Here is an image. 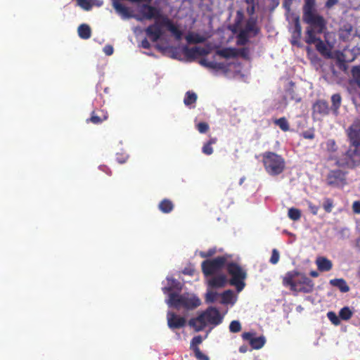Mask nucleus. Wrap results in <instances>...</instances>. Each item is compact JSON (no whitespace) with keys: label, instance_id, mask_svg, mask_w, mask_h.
<instances>
[{"label":"nucleus","instance_id":"24","mask_svg":"<svg viewBox=\"0 0 360 360\" xmlns=\"http://www.w3.org/2000/svg\"><path fill=\"white\" fill-rule=\"evenodd\" d=\"M329 283L332 286L338 288L342 292H347L349 290V285L343 278L331 279Z\"/></svg>","mask_w":360,"mask_h":360},{"label":"nucleus","instance_id":"3","mask_svg":"<svg viewBox=\"0 0 360 360\" xmlns=\"http://www.w3.org/2000/svg\"><path fill=\"white\" fill-rule=\"evenodd\" d=\"M303 21L309 25L306 31L305 42L308 44H315L317 37L316 34H321L326 29V21L316 11L303 14Z\"/></svg>","mask_w":360,"mask_h":360},{"label":"nucleus","instance_id":"33","mask_svg":"<svg viewBox=\"0 0 360 360\" xmlns=\"http://www.w3.org/2000/svg\"><path fill=\"white\" fill-rule=\"evenodd\" d=\"M265 342L266 340L264 337H257L251 340L250 346L255 349H259L264 345Z\"/></svg>","mask_w":360,"mask_h":360},{"label":"nucleus","instance_id":"39","mask_svg":"<svg viewBox=\"0 0 360 360\" xmlns=\"http://www.w3.org/2000/svg\"><path fill=\"white\" fill-rule=\"evenodd\" d=\"M288 216L290 219L297 221L301 217V212L297 208L291 207L288 210Z\"/></svg>","mask_w":360,"mask_h":360},{"label":"nucleus","instance_id":"64","mask_svg":"<svg viewBox=\"0 0 360 360\" xmlns=\"http://www.w3.org/2000/svg\"><path fill=\"white\" fill-rule=\"evenodd\" d=\"M100 169L104 172H105L108 175H111L112 174V171L110 170V169L105 166V165H101L99 167Z\"/></svg>","mask_w":360,"mask_h":360},{"label":"nucleus","instance_id":"6","mask_svg":"<svg viewBox=\"0 0 360 360\" xmlns=\"http://www.w3.org/2000/svg\"><path fill=\"white\" fill-rule=\"evenodd\" d=\"M262 157L264 169L269 174L276 176L283 172L285 162L283 157L270 151L264 153Z\"/></svg>","mask_w":360,"mask_h":360},{"label":"nucleus","instance_id":"12","mask_svg":"<svg viewBox=\"0 0 360 360\" xmlns=\"http://www.w3.org/2000/svg\"><path fill=\"white\" fill-rule=\"evenodd\" d=\"M161 25L162 23L159 24L158 22H155L146 28V34L153 42L158 41L163 34Z\"/></svg>","mask_w":360,"mask_h":360},{"label":"nucleus","instance_id":"61","mask_svg":"<svg viewBox=\"0 0 360 360\" xmlns=\"http://www.w3.org/2000/svg\"><path fill=\"white\" fill-rule=\"evenodd\" d=\"M352 208H353V211L355 213L359 214L360 213V202L359 201H355L353 203Z\"/></svg>","mask_w":360,"mask_h":360},{"label":"nucleus","instance_id":"20","mask_svg":"<svg viewBox=\"0 0 360 360\" xmlns=\"http://www.w3.org/2000/svg\"><path fill=\"white\" fill-rule=\"evenodd\" d=\"M316 264L320 271H329L333 268L332 262L324 257H318L316 260Z\"/></svg>","mask_w":360,"mask_h":360},{"label":"nucleus","instance_id":"15","mask_svg":"<svg viewBox=\"0 0 360 360\" xmlns=\"http://www.w3.org/2000/svg\"><path fill=\"white\" fill-rule=\"evenodd\" d=\"M183 52L185 56L191 60H193L200 56H205L207 53V51L204 48L195 46L192 48H188V46H184L183 49Z\"/></svg>","mask_w":360,"mask_h":360},{"label":"nucleus","instance_id":"36","mask_svg":"<svg viewBox=\"0 0 360 360\" xmlns=\"http://www.w3.org/2000/svg\"><path fill=\"white\" fill-rule=\"evenodd\" d=\"M316 0H304L303 14L316 11L315 9Z\"/></svg>","mask_w":360,"mask_h":360},{"label":"nucleus","instance_id":"26","mask_svg":"<svg viewBox=\"0 0 360 360\" xmlns=\"http://www.w3.org/2000/svg\"><path fill=\"white\" fill-rule=\"evenodd\" d=\"M216 53L224 58H233L238 56L236 50L232 48H224L222 49L217 50Z\"/></svg>","mask_w":360,"mask_h":360},{"label":"nucleus","instance_id":"43","mask_svg":"<svg viewBox=\"0 0 360 360\" xmlns=\"http://www.w3.org/2000/svg\"><path fill=\"white\" fill-rule=\"evenodd\" d=\"M242 327L239 321H232L229 324V330L231 333H238L241 330Z\"/></svg>","mask_w":360,"mask_h":360},{"label":"nucleus","instance_id":"51","mask_svg":"<svg viewBox=\"0 0 360 360\" xmlns=\"http://www.w3.org/2000/svg\"><path fill=\"white\" fill-rule=\"evenodd\" d=\"M302 34V27L299 22V20H297L295 23V30L293 32V37L297 38H300Z\"/></svg>","mask_w":360,"mask_h":360},{"label":"nucleus","instance_id":"45","mask_svg":"<svg viewBox=\"0 0 360 360\" xmlns=\"http://www.w3.org/2000/svg\"><path fill=\"white\" fill-rule=\"evenodd\" d=\"M327 317L335 326H338L340 323V317L334 311H328Z\"/></svg>","mask_w":360,"mask_h":360},{"label":"nucleus","instance_id":"22","mask_svg":"<svg viewBox=\"0 0 360 360\" xmlns=\"http://www.w3.org/2000/svg\"><path fill=\"white\" fill-rule=\"evenodd\" d=\"M168 286L162 288V291L165 294H169L173 292L174 290H181L182 288L181 283L175 278H167Z\"/></svg>","mask_w":360,"mask_h":360},{"label":"nucleus","instance_id":"2","mask_svg":"<svg viewBox=\"0 0 360 360\" xmlns=\"http://www.w3.org/2000/svg\"><path fill=\"white\" fill-rule=\"evenodd\" d=\"M283 285L289 288L294 295L299 292L310 293L314 288V283L311 278L295 270L288 271L285 274Z\"/></svg>","mask_w":360,"mask_h":360},{"label":"nucleus","instance_id":"23","mask_svg":"<svg viewBox=\"0 0 360 360\" xmlns=\"http://www.w3.org/2000/svg\"><path fill=\"white\" fill-rule=\"evenodd\" d=\"M332 105L330 108L331 112L335 116H338L339 114V109L342 104V97L340 94H335L331 96Z\"/></svg>","mask_w":360,"mask_h":360},{"label":"nucleus","instance_id":"50","mask_svg":"<svg viewBox=\"0 0 360 360\" xmlns=\"http://www.w3.org/2000/svg\"><path fill=\"white\" fill-rule=\"evenodd\" d=\"M279 259L280 255L278 251L276 249H273L269 262L272 264H276L278 262Z\"/></svg>","mask_w":360,"mask_h":360},{"label":"nucleus","instance_id":"57","mask_svg":"<svg viewBox=\"0 0 360 360\" xmlns=\"http://www.w3.org/2000/svg\"><path fill=\"white\" fill-rule=\"evenodd\" d=\"M127 155H124L122 154L117 153L116 155V160L120 164L125 163L127 162Z\"/></svg>","mask_w":360,"mask_h":360},{"label":"nucleus","instance_id":"56","mask_svg":"<svg viewBox=\"0 0 360 360\" xmlns=\"http://www.w3.org/2000/svg\"><path fill=\"white\" fill-rule=\"evenodd\" d=\"M202 340L200 335L194 337L191 340V347L193 350V347H198V345L202 342Z\"/></svg>","mask_w":360,"mask_h":360},{"label":"nucleus","instance_id":"29","mask_svg":"<svg viewBox=\"0 0 360 360\" xmlns=\"http://www.w3.org/2000/svg\"><path fill=\"white\" fill-rule=\"evenodd\" d=\"M289 84L290 87L285 91V96L292 101H295L296 103L300 102L301 97L297 94H296L293 88L295 84L294 82H290Z\"/></svg>","mask_w":360,"mask_h":360},{"label":"nucleus","instance_id":"53","mask_svg":"<svg viewBox=\"0 0 360 360\" xmlns=\"http://www.w3.org/2000/svg\"><path fill=\"white\" fill-rule=\"evenodd\" d=\"M202 152L207 155H210L213 153V148L212 146L205 143L202 148Z\"/></svg>","mask_w":360,"mask_h":360},{"label":"nucleus","instance_id":"4","mask_svg":"<svg viewBox=\"0 0 360 360\" xmlns=\"http://www.w3.org/2000/svg\"><path fill=\"white\" fill-rule=\"evenodd\" d=\"M222 319L223 317L216 307H209L197 317L191 319L188 325L193 327L195 331L199 332L204 330L207 324L214 326L219 325L222 322Z\"/></svg>","mask_w":360,"mask_h":360},{"label":"nucleus","instance_id":"32","mask_svg":"<svg viewBox=\"0 0 360 360\" xmlns=\"http://www.w3.org/2000/svg\"><path fill=\"white\" fill-rule=\"evenodd\" d=\"M274 123L278 126L283 131L285 132L290 130L289 122L285 117L274 120Z\"/></svg>","mask_w":360,"mask_h":360},{"label":"nucleus","instance_id":"21","mask_svg":"<svg viewBox=\"0 0 360 360\" xmlns=\"http://www.w3.org/2000/svg\"><path fill=\"white\" fill-rule=\"evenodd\" d=\"M243 30L248 34L252 32L254 36L257 35L260 32V29L257 26V19L251 16L247 20Z\"/></svg>","mask_w":360,"mask_h":360},{"label":"nucleus","instance_id":"19","mask_svg":"<svg viewBox=\"0 0 360 360\" xmlns=\"http://www.w3.org/2000/svg\"><path fill=\"white\" fill-rule=\"evenodd\" d=\"M221 301L222 304H234L237 300V297L234 295L232 290H226L220 294Z\"/></svg>","mask_w":360,"mask_h":360},{"label":"nucleus","instance_id":"14","mask_svg":"<svg viewBox=\"0 0 360 360\" xmlns=\"http://www.w3.org/2000/svg\"><path fill=\"white\" fill-rule=\"evenodd\" d=\"M108 118V114L107 111L102 109H97L93 110L91 117L86 119V122H91L94 124H100L103 122L107 120Z\"/></svg>","mask_w":360,"mask_h":360},{"label":"nucleus","instance_id":"60","mask_svg":"<svg viewBox=\"0 0 360 360\" xmlns=\"http://www.w3.org/2000/svg\"><path fill=\"white\" fill-rule=\"evenodd\" d=\"M113 47L111 45H106L103 48V51L107 56H111L113 53Z\"/></svg>","mask_w":360,"mask_h":360},{"label":"nucleus","instance_id":"16","mask_svg":"<svg viewBox=\"0 0 360 360\" xmlns=\"http://www.w3.org/2000/svg\"><path fill=\"white\" fill-rule=\"evenodd\" d=\"M227 283L226 276L222 274L211 278L208 281V285L212 288H220L224 287Z\"/></svg>","mask_w":360,"mask_h":360},{"label":"nucleus","instance_id":"59","mask_svg":"<svg viewBox=\"0 0 360 360\" xmlns=\"http://www.w3.org/2000/svg\"><path fill=\"white\" fill-rule=\"evenodd\" d=\"M243 19V13L240 11H238L236 13V25H239Z\"/></svg>","mask_w":360,"mask_h":360},{"label":"nucleus","instance_id":"13","mask_svg":"<svg viewBox=\"0 0 360 360\" xmlns=\"http://www.w3.org/2000/svg\"><path fill=\"white\" fill-rule=\"evenodd\" d=\"M141 13L143 14V18L147 20H158L162 17L160 11L156 7L149 5L148 3L142 5Z\"/></svg>","mask_w":360,"mask_h":360},{"label":"nucleus","instance_id":"63","mask_svg":"<svg viewBox=\"0 0 360 360\" xmlns=\"http://www.w3.org/2000/svg\"><path fill=\"white\" fill-rule=\"evenodd\" d=\"M141 46L142 48L148 49L150 48V44L147 39H144L141 41Z\"/></svg>","mask_w":360,"mask_h":360},{"label":"nucleus","instance_id":"10","mask_svg":"<svg viewBox=\"0 0 360 360\" xmlns=\"http://www.w3.org/2000/svg\"><path fill=\"white\" fill-rule=\"evenodd\" d=\"M331 111L327 101L319 99L312 105V115L314 117H321L327 116Z\"/></svg>","mask_w":360,"mask_h":360},{"label":"nucleus","instance_id":"27","mask_svg":"<svg viewBox=\"0 0 360 360\" xmlns=\"http://www.w3.org/2000/svg\"><path fill=\"white\" fill-rule=\"evenodd\" d=\"M360 55V46H356L351 50L345 51L343 56L345 58V60L347 62L353 61L356 56Z\"/></svg>","mask_w":360,"mask_h":360},{"label":"nucleus","instance_id":"44","mask_svg":"<svg viewBox=\"0 0 360 360\" xmlns=\"http://www.w3.org/2000/svg\"><path fill=\"white\" fill-rule=\"evenodd\" d=\"M326 149L330 153H335L338 150V146L334 139H328L326 143Z\"/></svg>","mask_w":360,"mask_h":360},{"label":"nucleus","instance_id":"55","mask_svg":"<svg viewBox=\"0 0 360 360\" xmlns=\"http://www.w3.org/2000/svg\"><path fill=\"white\" fill-rule=\"evenodd\" d=\"M215 253H216L215 248H212V249L208 250L207 252H201L200 253V255L202 258H207V257H212Z\"/></svg>","mask_w":360,"mask_h":360},{"label":"nucleus","instance_id":"42","mask_svg":"<svg viewBox=\"0 0 360 360\" xmlns=\"http://www.w3.org/2000/svg\"><path fill=\"white\" fill-rule=\"evenodd\" d=\"M186 40L188 43H202L205 39L199 34H189L186 37Z\"/></svg>","mask_w":360,"mask_h":360},{"label":"nucleus","instance_id":"11","mask_svg":"<svg viewBox=\"0 0 360 360\" xmlns=\"http://www.w3.org/2000/svg\"><path fill=\"white\" fill-rule=\"evenodd\" d=\"M167 320L168 327L172 330L181 328L186 323V320L184 317L180 316L172 311L167 312Z\"/></svg>","mask_w":360,"mask_h":360},{"label":"nucleus","instance_id":"47","mask_svg":"<svg viewBox=\"0 0 360 360\" xmlns=\"http://www.w3.org/2000/svg\"><path fill=\"white\" fill-rule=\"evenodd\" d=\"M352 75L357 84L360 86V67H353L352 69Z\"/></svg>","mask_w":360,"mask_h":360},{"label":"nucleus","instance_id":"34","mask_svg":"<svg viewBox=\"0 0 360 360\" xmlns=\"http://www.w3.org/2000/svg\"><path fill=\"white\" fill-rule=\"evenodd\" d=\"M197 101V95L195 93L192 91H187L186 93L184 103L186 106L191 105V104H193Z\"/></svg>","mask_w":360,"mask_h":360},{"label":"nucleus","instance_id":"37","mask_svg":"<svg viewBox=\"0 0 360 360\" xmlns=\"http://www.w3.org/2000/svg\"><path fill=\"white\" fill-rule=\"evenodd\" d=\"M248 42V33L243 30H240L237 36V44L240 46L245 45Z\"/></svg>","mask_w":360,"mask_h":360},{"label":"nucleus","instance_id":"30","mask_svg":"<svg viewBox=\"0 0 360 360\" xmlns=\"http://www.w3.org/2000/svg\"><path fill=\"white\" fill-rule=\"evenodd\" d=\"M78 34L83 39H88L91 37V31L90 27L86 24H82L78 27Z\"/></svg>","mask_w":360,"mask_h":360},{"label":"nucleus","instance_id":"40","mask_svg":"<svg viewBox=\"0 0 360 360\" xmlns=\"http://www.w3.org/2000/svg\"><path fill=\"white\" fill-rule=\"evenodd\" d=\"M219 296H220V294L217 292L208 290L206 293L205 302L207 303H214L217 301Z\"/></svg>","mask_w":360,"mask_h":360},{"label":"nucleus","instance_id":"8","mask_svg":"<svg viewBox=\"0 0 360 360\" xmlns=\"http://www.w3.org/2000/svg\"><path fill=\"white\" fill-rule=\"evenodd\" d=\"M230 257V255H224L212 259L203 261L201 264V268L205 276H212L221 270L226 265L227 261Z\"/></svg>","mask_w":360,"mask_h":360},{"label":"nucleus","instance_id":"49","mask_svg":"<svg viewBox=\"0 0 360 360\" xmlns=\"http://www.w3.org/2000/svg\"><path fill=\"white\" fill-rule=\"evenodd\" d=\"M301 135L305 139L312 140L315 138V130L313 128L309 129L304 131Z\"/></svg>","mask_w":360,"mask_h":360},{"label":"nucleus","instance_id":"41","mask_svg":"<svg viewBox=\"0 0 360 360\" xmlns=\"http://www.w3.org/2000/svg\"><path fill=\"white\" fill-rule=\"evenodd\" d=\"M323 208L327 213H330L334 207L333 200L329 198H324Z\"/></svg>","mask_w":360,"mask_h":360},{"label":"nucleus","instance_id":"18","mask_svg":"<svg viewBox=\"0 0 360 360\" xmlns=\"http://www.w3.org/2000/svg\"><path fill=\"white\" fill-rule=\"evenodd\" d=\"M162 25L165 26L169 31L174 36L176 39L180 40L182 37L183 32L167 18H163Z\"/></svg>","mask_w":360,"mask_h":360},{"label":"nucleus","instance_id":"62","mask_svg":"<svg viewBox=\"0 0 360 360\" xmlns=\"http://www.w3.org/2000/svg\"><path fill=\"white\" fill-rule=\"evenodd\" d=\"M338 0H327V1L326 2L325 6L327 8H330L333 6L336 5L338 4Z\"/></svg>","mask_w":360,"mask_h":360},{"label":"nucleus","instance_id":"48","mask_svg":"<svg viewBox=\"0 0 360 360\" xmlns=\"http://www.w3.org/2000/svg\"><path fill=\"white\" fill-rule=\"evenodd\" d=\"M196 129L200 134H205L208 131L210 127L207 122H202L196 124Z\"/></svg>","mask_w":360,"mask_h":360},{"label":"nucleus","instance_id":"9","mask_svg":"<svg viewBox=\"0 0 360 360\" xmlns=\"http://www.w3.org/2000/svg\"><path fill=\"white\" fill-rule=\"evenodd\" d=\"M327 185L331 187L343 186L347 184L346 172L340 169H331L326 176Z\"/></svg>","mask_w":360,"mask_h":360},{"label":"nucleus","instance_id":"46","mask_svg":"<svg viewBox=\"0 0 360 360\" xmlns=\"http://www.w3.org/2000/svg\"><path fill=\"white\" fill-rule=\"evenodd\" d=\"M193 352L195 353V356L198 360H210L208 356L204 354L200 349L198 347H193Z\"/></svg>","mask_w":360,"mask_h":360},{"label":"nucleus","instance_id":"5","mask_svg":"<svg viewBox=\"0 0 360 360\" xmlns=\"http://www.w3.org/2000/svg\"><path fill=\"white\" fill-rule=\"evenodd\" d=\"M169 307L176 309H184L187 311L193 310L201 304L199 297L191 293L185 292L179 294L176 292H171L167 301Z\"/></svg>","mask_w":360,"mask_h":360},{"label":"nucleus","instance_id":"52","mask_svg":"<svg viewBox=\"0 0 360 360\" xmlns=\"http://www.w3.org/2000/svg\"><path fill=\"white\" fill-rule=\"evenodd\" d=\"M309 210L313 215L318 214L319 207L312 203L311 201H307Z\"/></svg>","mask_w":360,"mask_h":360},{"label":"nucleus","instance_id":"28","mask_svg":"<svg viewBox=\"0 0 360 360\" xmlns=\"http://www.w3.org/2000/svg\"><path fill=\"white\" fill-rule=\"evenodd\" d=\"M316 50L324 56L329 57L330 56V51L326 44L320 39L317 38L316 40Z\"/></svg>","mask_w":360,"mask_h":360},{"label":"nucleus","instance_id":"54","mask_svg":"<svg viewBox=\"0 0 360 360\" xmlns=\"http://www.w3.org/2000/svg\"><path fill=\"white\" fill-rule=\"evenodd\" d=\"M79 5L86 11H89L91 8V4L88 0H77Z\"/></svg>","mask_w":360,"mask_h":360},{"label":"nucleus","instance_id":"31","mask_svg":"<svg viewBox=\"0 0 360 360\" xmlns=\"http://www.w3.org/2000/svg\"><path fill=\"white\" fill-rule=\"evenodd\" d=\"M113 7L117 13L122 15L123 16L127 18L130 17L129 8L118 1H114Z\"/></svg>","mask_w":360,"mask_h":360},{"label":"nucleus","instance_id":"17","mask_svg":"<svg viewBox=\"0 0 360 360\" xmlns=\"http://www.w3.org/2000/svg\"><path fill=\"white\" fill-rule=\"evenodd\" d=\"M200 63L209 69L222 70L224 72H226L228 70V65L224 63L210 61L207 59L204 58L200 60Z\"/></svg>","mask_w":360,"mask_h":360},{"label":"nucleus","instance_id":"38","mask_svg":"<svg viewBox=\"0 0 360 360\" xmlns=\"http://www.w3.org/2000/svg\"><path fill=\"white\" fill-rule=\"evenodd\" d=\"M352 316V311L348 307L342 308L339 312V317L345 321H347L351 319Z\"/></svg>","mask_w":360,"mask_h":360},{"label":"nucleus","instance_id":"35","mask_svg":"<svg viewBox=\"0 0 360 360\" xmlns=\"http://www.w3.org/2000/svg\"><path fill=\"white\" fill-rule=\"evenodd\" d=\"M248 5L246 11L250 16H252L255 13L256 6L258 5V0H245Z\"/></svg>","mask_w":360,"mask_h":360},{"label":"nucleus","instance_id":"7","mask_svg":"<svg viewBox=\"0 0 360 360\" xmlns=\"http://www.w3.org/2000/svg\"><path fill=\"white\" fill-rule=\"evenodd\" d=\"M226 271L231 276L229 283L235 286L238 292H241L245 286V280L247 277L246 271L237 263L231 262L226 263Z\"/></svg>","mask_w":360,"mask_h":360},{"label":"nucleus","instance_id":"1","mask_svg":"<svg viewBox=\"0 0 360 360\" xmlns=\"http://www.w3.org/2000/svg\"><path fill=\"white\" fill-rule=\"evenodd\" d=\"M347 136L348 148L342 155L331 158L339 167L354 169L360 165V119L349 127Z\"/></svg>","mask_w":360,"mask_h":360},{"label":"nucleus","instance_id":"25","mask_svg":"<svg viewBox=\"0 0 360 360\" xmlns=\"http://www.w3.org/2000/svg\"><path fill=\"white\" fill-rule=\"evenodd\" d=\"M174 207V205L172 200L165 198L158 204V209L165 214L170 213Z\"/></svg>","mask_w":360,"mask_h":360},{"label":"nucleus","instance_id":"58","mask_svg":"<svg viewBox=\"0 0 360 360\" xmlns=\"http://www.w3.org/2000/svg\"><path fill=\"white\" fill-rule=\"evenodd\" d=\"M242 338L245 340H248L251 344V340L254 339L253 334L250 332H245L242 334Z\"/></svg>","mask_w":360,"mask_h":360}]
</instances>
